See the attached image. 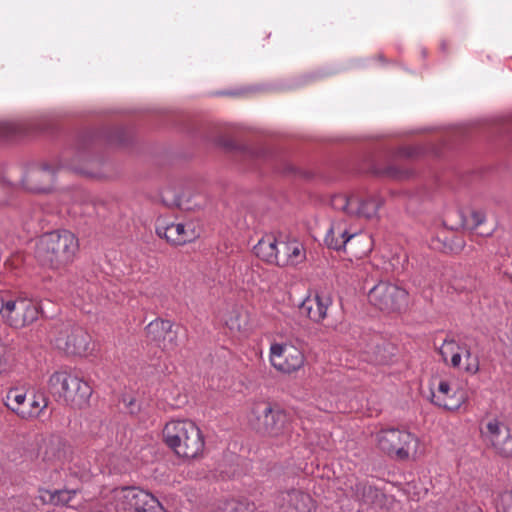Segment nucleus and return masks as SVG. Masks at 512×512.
<instances>
[{
    "label": "nucleus",
    "instance_id": "nucleus-1",
    "mask_svg": "<svg viewBox=\"0 0 512 512\" xmlns=\"http://www.w3.org/2000/svg\"><path fill=\"white\" fill-rule=\"evenodd\" d=\"M163 443L182 460H195L203 456L205 437L201 428L192 420L174 418L162 428Z\"/></svg>",
    "mask_w": 512,
    "mask_h": 512
},
{
    "label": "nucleus",
    "instance_id": "nucleus-2",
    "mask_svg": "<svg viewBox=\"0 0 512 512\" xmlns=\"http://www.w3.org/2000/svg\"><path fill=\"white\" fill-rule=\"evenodd\" d=\"M79 251L77 237L68 230H57L42 235L35 249L39 263L53 270L70 265Z\"/></svg>",
    "mask_w": 512,
    "mask_h": 512
},
{
    "label": "nucleus",
    "instance_id": "nucleus-3",
    "mask_svg": "<svg viewBox=\"0 0 512 512\" xmlns=\"http://www.w3.org/2000/svg\"><path fill=\"white\" fill-rule=\"evenodd\" d=\"M107 512H166L159 499L138 486H122L103 493Z\"/></svg>",
    "mask_w": 512,
    "mask_h": 512
},
{
    "label": "nucleus",
    "instance_id": "nucleus-4",
    "mask_svg": "<svg viewBox=\"0 0 512 512\" xmlns=\"http://www.w3.org/2000/svg\"><path fill=\"white\" fill-rule=\"evenodd\" d=\"M48 387L71 409L82 410L90 405L92 386L73 371H55L48 379Z\"/></svg>",
    "mask_w": 512,
    "mask_h": 512
},
{
    "label": "nucleus",
    "instance_id": "nucleus-5",
    "mask_svg": "<svg viewBox=\"0 0 512 512\" xmlns=\"http://www.w3.org/2000/svg\"><path fill=\"white\" fill-rule=\"evenodd\" d=\"M38 303L22 295L0 294V319L8 327L21 330L31 326L40 316Z\"/></svg>",
    "mask_w": 512,
    "mask_h": 512
},
{
    "label": "nucleus",
    "instance_id": "nucleus-6",
    "mask_svg": "<svg viewBox=\"0 0 512 512\" xmlns=\"http://www.w3.org/2000/svg\"><path fill=\"white\" fill-rule=\"evenodd\" d=\"M379 450L398 460L415 459L420 454V439L405 429L385 428L375 434Z\"/></svg>",
    "mask_w": 512,
    "mask_h": 512
},
{
    "label": "nucleus",
    "instance_id": "nucleus-7",
    "mask_svg": "<svg viewBox=\"0 0 512 512\" xmlns=\"http://www.w3.org/2000/svg\"><path fill=\"white\" fill-rule=\"evenodd\" d=\"M430 402L443 410L457 412L468 401V392L452 375L436 376L429 382Z\"/></svg>",
    "mask_w": 512,
    "mask_h": 512
},
{
    "label": "nucleus",
    "instance_id": "nucleus-8",
    "mask_svg": "<svg viewBox=\"0 0 512 512\" xmlns=\"http://www.w3.org/2000/svg\"><path fill=\"white\" fill-rule=\"evenodd\" d=\"M438 351L443 363L455 371L467 376L480 372V355L466 342L446 338Z\"/></svg>",
    "mask_w": 512,
    "mask_h": 512
},
{
    "label": "nucleus",
    "instance_id": "nucleus-9",
    "mask_svg": "<svg viewBox=\"0 0 512 512\" xmlns=\"http://www.w3.org/2000/svg\"><path fill=\"white\" fill-rule=\"evenodd\" d=\"M47 404L44 395L34 393L27 397L25 389L20 387L10 388L4 398L5 407L23 420L39 417L46 409Z\"/></svg>",
    "mask_w": 512,
    "mask_h": 512
},
{
    "label": "nucleus",
    "instance_id": "nucleus-10",
    "mask_svg": "<svg viewBox=\"0 0 512 512\" xmlns=\"http://www.w3.org/2000/svg\"><path fill=\"white\" fill-rule=\"evenodd\" d=\"M248 420L257 432L278 436L284 427L285 413L268 402L257 401L250 408Z\"/></svg>",
    "mask_w": 512,
    "mask_h": 512
},
{
    "label": "nucleus",
    "instance_id": "nucleus-11",
    "mask_svg": "<svg viewBox=\"0 0 512 512\" xmlns=\"http://www.w3.org/2000/svg\"><path fill=\"white\" fill-rule=\"evenodd\" d=\"M368 301L381 311L396 312L407 305L408 292L395 283L379 281L369 290Z\"/></svg>",
    "mask_w": 512,
    "mask_h": 512
},
{
    "label": "nucleus",
    "instance_id": "nucleus-12",
    "mask_svg": "<svg viewBox=\"0 0 512 512\" xmlns=\"http://www.w3.org/2000/svg\"><path fill=\"white\" fill-rule=\"evenodd\" d=\"M269 361L278 372L292 374L304 367L306 357L303 350L291 342H274L269 348Z\"/></svg>",
    "mask_w": 512,
    "mask_h": 512
},
{
    "label": "nucleus",
    "instance_id": "nucleus-13",
    "mask_svg": "<svg viewBox=\"0 0 512 512\" xmlns=\"http://www.w3.org/2000/svg\"><path fill=\"white\" fill-rule=\"evenodd\" d=\"M156 232L174 246H181L193 242L200 236L199 223L192 219H183L173 222L160 221Z\"/></svg>",
    "mask_w": 512,
    "mask_h": 512
},
{
    "label": "nucleus",
    "instance_id": "nucleus-14",
    "mask_svg": "<svg viewBox=\"0 0 512 512\" xmlns=\"http://www.w3.org/2000/svg\"><path fill=\"white\" fill-rule=\"evenodd\" d=\"M482 436L489 447L500 457H512V431L498 418L489 419L482 429Z\"/></svg>",
    "mask_w": 512,
    "mask_h": 512
},
{
    "label": "nucleus",
    "instance_id": "nucleus-15",
    "mask_svg": "<svg viewBox=\"0 0 512 512\" xmlns=\"http://www.w3.org/2000/svg\"><path fill=\"white\" fill-rule=\"evenodd\" d=\"M331 204L347 214L370 219L376 216L381 201L374 197L362 199L354 194H338L332 198Z\"/></svg>",
    "mask_w": 512,
    "mask_h": 512
},
{
    "label": "nucleus",
    "instance_id": "nucleus-16",
    "mask_svg": "<svg viewBox=\"0 0 512 512\" xmlns=\"http://www.w3.org/2000/svg\"><path fill=\"white\" fill-rule=\"evenodd\" d=\"M332 304L331 295L323 290H310L300 305L302 313L312 322L322 323Z\"/></svg>",
    "mask_w": 512,
    "mask_h": 512
},
{
    "label": "nucleus",
    "instance_id": "nucleus-17",
    "mask_svg": "<svg viewBox=\"0 0 512 512\" xmlns=\"http://www.w3.org/2000/svg\"><path fill=\"white\" fill-rule=\"evenodd\" d=\"M39 500L43 504L62 506L75 510L86 508V502L79 491L74 489H40Z\"/></svg>",
    "mask_w": 512,
    "mask_h": 512
},
{
    "label": "nucleus",
    "instance_id": "nucleus-18",
    "mask_svg": "<svg viewBox=\"0 0 512 512\" xmlns=\"http://www.w3.org/2000/svg\"><path fill=\"white\" fill-rule=\"evenodd\" d=\"M91 336L82 328L66 329L56 339V346L67 354L84 356L89 350Z\"/></svg>",
    "mask_w": 512,
    "mask_h": 512
},
{
    "label": "nucleus",
    "instance_id": "nucleus-19",
    "mask_svg": "<svg viewBox=\"0 0 512 512\" xmlns=\"http://www.w3.org/2000/svg\"><path fill=\"white\" fill-rule=\"evenodd\" d=\"M307 259L304 244L297 239L280 242L276 266L281 268L297 267Z\"/></svg>",
    "mask_w": 512,
    "mask_h": 512
},
{
    "label": "nucleus",
    "instance_id": "nucleus-20",
    "mask_svg": "<svg viewBox=\"0 0 512 512\" xmlns=\"http://www.w3.org/2000/svg\"><path fill=\"white\" fill-rule=\"evenodd\" d=\"M222 321L232 333L247 336L252 330L251 313L242 305H235L227 310Z\"/></svg>",
    "mask_w": 512,
    "mask_h": 512
},
{
    "label": "nucleus",
    "instance_id": "nucleus-21",
    "mask_svg": "<svg viewBox=\"0 0 512 512\" xmlns=\"http://www.w3.org/2000/svg\"><path fill=\"white\" fill-rule=\"evenodd\" d=\"M54 170L48 166L30 169L22 180V185L28 191L46 192L54 179Z\"/></svg>",
    "mask_w": 512,
    "mask_h": 512
},
{
    "label": "nucleus",
    "instance_id": "nucleus-22",
    "mask_svg": "<svg viewBox=\"0 0 512 512\" xmlns=\"http://www.w3.org/2000/svg\"><path fill=\"white\" fill-rule=\"evenodd\" d=\"M281 510L282 512H315L316 504L308 493L293 490L283 498Z\"/></svg>",
    "mask_w": 512,
    "mask_h": 512
},
{
    "label": "nucleus",
    "instance_id": "nucleus-23",
    "mask_svg": "<svg viewBox=\"0 0 512 512\" xmlns=\"http://www.w3.org/2000/svg\"><path fill=\"white\" fill-rule=\"evenodd\" d=\"M280 242L274 235L263 236L254 246L255 255L262 261L276 265Z\"/></svg>",
    "mask_w": 512,
    "mask_h": 512
},
{
    "label": "nucleus",
    "instance_id": "nucleus-24",
    "mask_svg": "<svg viewBox=\"0 0 512 512\" xmlns=\"http://www.w3.org/2000/svg\"><path fill=\"white\" fill-rule=\"evenodd\" d=\"M349 234L344 222H335L325 236V243L329 248L340 250L347 246Z\"/></svg>",
    "mask_w": 512,
    "mask_h": 512
},
{
    "label": "nucleus",
    "instance_id": "nucleus-25",
    "mask_svg": "<svg viewBox=\"0 0 512 512\" xmlns=\"http://www.w3.org/2000/svg\"><path fill=\"white\" fill-rule=\"evenodd\" d=\"M349 251L356 257L369 254L373 248L372 237L367 233H350L347 243Z\"/></svg>",
    "mask_w": 512,
    "mask_h": 512
},
{
    "label": "nucleus",
    "instance_id": "nucleus-26",
    "mask_svg": "<svg viewBox=\"0 0 512 512\" xmlns=\"http://www.w3.org/2000/svg\"><path fill=\"white\" fill-rule=\"evenodd\" d=\"M217 512H260L253 502L239 499H224L217 505Z\"/></svg>",
    "mask_w": 512,
    "mask_h": 512
},
{
    "label": "nucleus",
    "instance_id": "nucleus-27",
    "mask_svg": "<svg viewBox=\"0 0 512 512\" xmlns=\"http://www.w3.org/2000/svg\"><path fill=\"white\" fill-rule=\"evenodd\" d=\"M172 323L168 320L156 319L147 326V332L157 341H165L172 334Z\"/></svg>",
    "mask_w": 512,
    "mask_h": 512
},
{
    "label": "nucleus",
    "instance_id": "nucleus-28",
    "mask_svg": "<svg viewBox=\"0 0 512 512\" xmlns=\"http://www.w3.org/2000/svg\"><path fill=\"white\" fill-rule=\"evenodd\" d=\"M10 371L9 350L5 344L0 341V376Z\"/></svg>",
    "mask_w": 512,
    "mask_h": 512
},
{
    "label": "nucleus",
    "instance_id": "nucleus-29",
    "mask_svg": "<svg viewBox=\"0 0 512 512\" xmlns=\"http://www.w3.org/2000/svg\"><path fill=\"white\" fill-rule=\"evenodd\" d=\"M498 512H512V492H505L500 496Z\"/></svg>",
    "mask_w": 512,
    "mask_h": 512
},
{
    "label": "nucleus",
    "instance_id": "nucleus-30",
    "mask_svg": "<svg viewBox=\"0 0 512 512\" xmlns=\"http://www.w3.org/2000/svg\"><path fill=\"white\" fill-rule=\"evenodd\" d=\"M44 464L50 468L56 469L58 467V458L56 459V455L53 450H46L44 457L42 458Z\"/></svg>",
    "mask_w": 512,
    "mask_h": 512
},
{
    "label": "nucleus",
    "instance_id": "nucleus-31",
    "mask_svg": "<svg viewBox=\"0 0 512 512\" xmlns=\"http://www.w3.org/2000/svg\"><path fill=\"white\" fill-rule=\"evenodd\" d=\"M471 220L473 222V227L477 228L485 222V215L481 211H474L471 214Z\"/></svg>",
    "mask_w": 512,
    "mask_h": 512
},
{
    "label": "nucleus",
    "instance_id": "nucleus-32",
    "mask_svg": "<svg viewBox=\"0 0 512 512\" xmlns=\"http://www.w3.org/2000/svg\"><path fill=\"white\" fill-rule=\"evenodd\" d=\"M456 512H482L478 507L475 506H461L458 507Z\"/></svg>",
    "mask_w": 512,
    "mask_h": 512
}]
</instances>
